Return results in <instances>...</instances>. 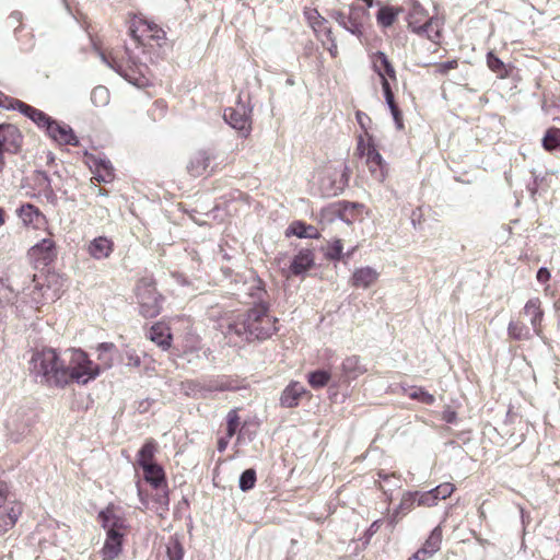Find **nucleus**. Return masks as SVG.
Returning <instances> with one entry per match:
<instances>
[{"label": "nucleus", "instance_id": "1", "mask_svg": "<svg viewBox=\"0 0 560 560\" xmlns=\"http://www.w3.org/2000/svg\"><path fill=\"white\" fill-rule=\"evenodd\" d=\"M278 318L269 313V303H254L240 315H229L218 322V328L225 337L241 341H265L277 331Z\"/></svg>", "mask_w": 560, "mask_h": 560}, {"label": "nucleus", "instance_id": "2", "mask_svg": "<svg viewBox=\"0 0 560 560\" xmlns=\"http://www.w3.org/2000/svg\"><path fill=\"white\" fill-rule=\"evenodd\" d=\"M65 288L66 279L56 272L34 275L30 284L21 292L14 293L10 288H2L3 294L0 296V303L15 305L20 312H24L26 307L38 310L40 306L60 299Z\"/></svg>", "mask_w": 560, "mask_h": 560}, {"label": "nucleus", "instance_id": "3", "mask_svg": "<svg viewBox=\"0 0 560 560\" xmlns=\"http://www.w3.org/2000/svg\"><path fill=\"white\" fill-rule=\"evenodd\" d=\"M132 43L125 46V59L118 60L112 55L97 50L102 61L125 78L131 84L143 88L151 84V71L149 63L154 60L151 52L147 51L145 44L137 36L135 30H130Z\"/></svg>", "mask_w": 560, "mask_h": 560}, {"label": "nucleus", "instance_id": "4", "mask_svg": "<svg viewBox=\"0 0 560 560\" xmlns=\"http://www.w3.org/2000/svg\"><path fill=\"white\" fill-rule=\"evenodd\" d=\"M30 371L36 382L40 384L57 387L67 385L65 362L52 348L35 351L30 361Z\"/></svg>", "mask_w": 560, "mask_h": 560}, {"label": "nucleus", "instance_id": "5", "mask_svg": "<svg viewBox=\"0 0 560 560\" xmlns=\"http://www.w3.org/2000/svg\"><path fill=\"white\" fill-rule=\"evenodd\" d=\"M406 21L412 33L428 38L433 44H440L443 23L438 18L429 16L427 10L419 2H412Z\"/></svg>", "mask_w": 560, "mask_h": 560}, {"label": "nucleus", "instance_id": "6", "mask_svg": "<svg viewBox=\"0 0 560 560\" xmlns=\"http://www.w3.org/2000/svg\"><path fill=\"white\" fill-rule=\"evenodd\" d=\"M232 284L234 285L233 294L238 299H247L246 303L252 304V306H254V303H268L266 301L268 293L265 283L253 269L237 273Z\"/></svg>", "mask_w": 560, "mask_h": 560}, {"label": "nucleus", "instance_id": "7", "mask_svg": "<svg viewBox=\"0 0 560 560\" xmlns=\"http://www.w3.org/2000/svg\"><path fill=\"white\" fill-rule=\"evenodd\" d=\"M350 174V167L346 163L323 168L318 178V189L322 196L335 197L341 194L349 184Z\"/></svg>", "mask_w": 560, "mask_h": 560}, {"label": "nucleus", "instance_id": "8", "mask_svg": "<svg viewBox=\"0 0 560 560\" xmlns=\"http://www.w3.org/2000/svg\"><path fill=\"white\" fill-rule=\"evenodd\" d=\"M101 372V365L91 361L88 354L81 349L73 350L70 365L66 366L67 384L73 381L85 385L96 378Z\"/></svg>", "mask_w": 560, "mask_h": 560}, {"label": "nucleus", "instance_id": "9", "mask_svg": "<svg viewBox=\"0 0 560 560\" xmlns=\"http://www.w3.org/2000/svg\"><path fill=\"white\" fill-rule=\"evenodd\" d=\"M137 299L140 314L145 318H153L162 311L163 296L158 293L152 277H143L137 284Z\"/></svg>", "mask_w": 560, "mask_h": 560}, {"label": "nucleus", "instance_id": "10", "mask_svg": "<svg viewBox=\"0 0 560 560\" xmlns=\"http://www.w3.org/2000/svg\"><path fill=\"white\" fill-rule=\"evenodd\" d=\"M328 15L330 19L336 21L339 26L357 38L361 39L363 37L364 22L369 18L368 9L358 4H350L348 12L330 10Z\"/></svg>", "mask_w": 560, "mask_h": 560}, {"label": "nucleus", "instance_id": "11", "mask_svg": "<svg viewBox=\"0 0 560 560\" xmlns=\"http://www.w3.org/2000/svg\"><path fill=\"white\" fill-rule=\"evenodd\" d=\"M144 480L152 486L156 493L153 501L156 504L155 510L159 514L168 511L170 497L164 469L159 464L147 465L142 467Z\"/></svg>", "mask_w": 560, "mask_h": 560}, {"label": "nucleus", "instance_id": "12", "mask_svg": "<svg viewBox=\"0 0 560 560\" xmlns=\"http://www.w3.org/2000/svg\"><path fill=\"white\" fill-rule=\"evenodd\" d=\"M252 113L250 102H244L238 96L234 106L224 109L223 119L233 129L240 131L243 137H247L252 131Z\"/></svg>", "mask_w": 560, "mask_h": 560}, {"label": "nucleus", "instance_id": "13", "mask_svg": "<svg viewBox=\"0 0 560 560\" xmlns=\"http://www.w3.org/2000/svg\"><path fill=\"white\" fill-rule=\"evenodd\" d=\"M32 424V412L23 408L18 409L14 413L9 416L5 422L9 439L14 443H19L28 434Z\"/></svg>", "mask_w": 560, "mask_h": 560}, {"label": "nucleus", "instance_id": "14", "mask_svg": "<svg viewBox=\"0 0 560 560\" xmlns=\"http://www.w3.org/2000/svg\"><path fill=\"white\" fill-rule=\"evenodd\" d=\"M206 399L213 393L236 392L245 388L244 380L233 375H215L205 378Z\"/></svg>", "mask_w": 560, "mask_h": 560}, {"label": "nucleus", "instance_id": "15", "mask_svg": "<svg viewBox=\"0 0 560 560\" xmlns=\"http://www.w3.org/2000/svg\"><path fill=\"white\" fill-rule=\"evenodd\" d=\"M217 155L213 149H199L189 159L187 172L192 177H200L208 173L211 162Z\"/></svg>", "mask_w": 560, "mask_h": 560}, {"label": "nucleus", "instance_id": "16", "mask_svg": "<svg viewBox=\"0 0 560 560\" xmlns=\"http://www.w3.org/2000/svg\"><path fill=\"white\" fill-rule=\"evenodd\" d=\"M45 135L59 145H79V138L73 129L63 122L52 119Z\"/></svg>", "mask_w": 560, "mask_h": 560}, {"label": "nucleus", "instance_id": "17", "mask_svg": "<svg viewBox=\"0 0 560 560\" xmlns=\"http://www.w3.org/2000/svg\"><path fill=\"white\" fill-rule=\"evenodd\" d=\"M23 143V136L19 128L12 124L0 125V148L11 154L20 152Z\"/></svg>", "mask_w": 560, "mask_h": 560}, {"label": "nucleus", "instance_id": "18", "mask_svg": "<svg viewBox=\"0 0 560 560\" xmlns=\"http://www.w3.org/2000/svg\"><path fill=\"white\" fill-rule=\"evenodd\" d=\"M88 165L95 175L97 182L110 183L115 178L114 167L105 156H96L85 152Z\"/></svg>", "mask_w": 560, "mask_h": 560}, {"label": "nucleus", "instance_id": "19", "mask_svg": "<svg viewBox=\"0 0 560 560\" xmlns=\"http://www.w3.org/2000/svg\"><path fill=\"white\" fill-rule=\"evenodd\" d=\"M315 264V254L311 248H302L299 253L293 257L289 269L285 271L283 269V273L285 277L290 276H303L305 275Z\"/></svg>", "mask_w": 560, "mask_h": 560}, {"label": "nucleus", "instance_id": "20", "mask_svg": "<svg viewBox=\"0 0 560 560\" xmlns=\"http://www.w3.org/2000/svg\"><path fill=\"white\" fill-rule=\"evenodd\" d=\"M97 518L106 534H125L126 521L120 514L115 512L113 506H107L100 511Z\"/></svg>", "mask_w": 560, "mask_h": 560}, {"label": "nucleus", "instance_id": "21", "mask_svg": "<svg viewBox=\"0 0 560 560\" xmlns=\"http://www.w3.org/2000/svg\"><path fill=\"white\" fill-rule=\"evenodd\" d=\"M365 163L374 179L383 182L386 177V164L374 143H368Z\"/></svg>", "mask_w": 560, "mask_h": 560}, {"label": "nucleus", "instance_id": "22", "mask_svg": "<svg viewBox=\"0 0 560 560\" xmlns=\"http://www.w3.org/2000/svg\"><path fill=\"white\" fill-rule=\"evenodd\" d=\"M125 534H106L100 555L102 560H114L122 552Z\"/></svg>", "mask_w": 560, "mask_h": 560}, {"label": "nucleus", "instance_id": "23", "mask_svg": "<svg viewBox=\"0 0 560 560\" xmlns=\"http://www.w3.org/2000/svg\"><path fill=\"white\" fill-rule=\"evenodd\" d=\"M86 250L96 260L106 259L114 252V242L106 236H97L88 244Z\"/></svg>", "mask_w": 560, "mask_h": 560}, {"label": "nucleus", "instance_id": "24", "mask_svg": "<svg viewBox=\"0 0 560 560\" xmlns=\"http://www.w3.org/2000/svg\"><path fill=\"white\" fill-rule=\"evenodd\" d=\"M378 277L380 273L375 268L361 267L353 271L350 283L357 289H368L377 281Z\"/></svg>", "mask_w": 560, "mask_h": 560}, {"label": "nucleus", "instance_id": "25", "mask_svg": "<svg viewBox=\"0 0 560 560\" xmlns=\"http://www.w3.org/2000/svg\"><path fill=\"white\" fill-rule=\"evenodd\" d=\"M306 389L299 382H291L281 393L280 406L283 408H294L299 406L301 397Z\"/></svg>", "mask_w": 560, "mask_h": 560}, {"label": "nucleus", "instance_id": "26", "mask_svg": "<svg viewBox=\"0 0 560 560\" xmlns=\"http://www.w3.org/2000/svg\"><path fill=\"white\" fill-rule=\"evenodd\" d=\"M16 213L26 226L39 228L45 222V215L32 203L22 205Z\"/></svg>", "mask_w": 560, "mask_h": 560}, {"label": "nucleus", "instance_id": "27", "mask_svg": "<svg viewBox=\"0 0 560 560\" xmlns=\"http://www.w3.org/2000/svg\"><path fill=\"white\" fill-rule=\"evenodd\" d=\"M147 336L162 350H168L171 348L172 334L170 327L164 323L159 322L152 325Z\"/></svg>", "mask_w": 560, "mask_h": 560}, {"label": "nucleus", "instance_id": "28", "mask_svg": "<svg viewBox=\"0 0 560 560\" xmlns=\"http://www.w3.org/2000/svg\"><path fill=\"white\" fill-rule=\"evenodd\" d=\"M365 372L366 369L358 355L347 357L341 363V378L345 382L353 381Z\"/></svg>", "mask_w": 560, "mask_h": 560}, {"label": "nucleus", "instance_id": "29", "mask_svg": "<svg viewBox=\"0 0 560 560\" xmlns=\"http://www.w3.org/2000/svg\"><path fill=\"white\" fill-rule=\"evenodd\" d=\"M540 304V300L538 298H534L528 300L524 306V313L529 317L533 330L537 336L540 335V325L544 317Z\"/></svg>", "mask_w": 560, "mask_h": 560}, {"label": "nucleus", "instance_id": "30", "mask_svg": "<svg viewBox=\"0 0 560 560\" xmlns=\"http://www.w3.org/2000/svg\"><path fill=\"white\" fill-rule=\"evenodd\" d=\"M22 513V506L19 503H10L4 514H0V536L4 535L18 522Z\"/></svg>", "mask_w": 560, "mask_h": 560}, {"label": "nucleus", "instance_id": "31", "mask_svg": "<svg viewBox=\"0 0 560 560\" xmlns=\"http://www.w3.org/2000/svg\"><path fill=\"white\" fill-rule=\"evenodd\" d=\"M401 12H404L402 8L383 5L376 13V22L383 28L390 27Z\"/></svg>", "mask_w": 560, "mask_h": 560}, {"label": "nucleus", "instance_id": "32", "mask_svg": "<svg viewBox=\"0 0 560 560\" xmlns=\"http://www.w3.org/2000/svg\"><path fill=\"white\" fill-rule=\"evenodd\" d=\"M338 203L340 206L339 207V210H340L339 220H341L342 222H345L347 224H351L359 215L360 210L363 208V205L358 203V202H350V201L342 200V201H338Z\"/></svg>", "mask_w": 560, "mask_h": 560}, {"label": "nucleus", "instance_id": "33", "mask_svg": "<svg viewBox=\"0 0 560 560\" xmlns=\"http://www.w3.org/2000/svg\"><path fill=\"white\" fill-rule=\"evenodd\" d=\"M287 235H295L300 238H312L317 236V230L302 221L292 222L287 229Z\"/></svg>", "mask_w": 560, "mask_h": 560}, {"label": "nucleus", "instance_id": "34", "mask_svg": "<svg viewBox=\"0 0 560 560\" xmlns=\"http://www.w3.org/2000/svg\"><path fill=\"white\" fill-rule=\"evenodd\" d=\"M156 452V443L153 440L147 441L137 454V463L142 468L154 463V454Z\"/></svg>", "mask_w": 560, "mask_h": 560}, {"label": "nucleus", "instance_id": "35", "mask_svg": "<svg viewBox=\"0 0 560 560\" xmlns=\"http://www.w3.org/2000/svg\"><path fill=\"white\" fill-rule=\"evenodd\" d=\"M330 378L331 373L324 369L315 370L307 375V382L313 389L324 388L329 384Z\"/></svg>", "mask_w": 560, "mask_h": 560}, {"label": "nucleus", "instance_id": "36", "mask_svg": "<svg viewBox=\"0 0 560 560\" xmlns=\"http://www.w3.org/2000/svg\"><path fill=\"white\" fill-rule=\"evenodd\" d=\"M115 350V345L112 342H102L97 345L96 351L98 353L97 359L101 361V368L109 369L113 365L112 352Z\"/></svg>", "mask_w": 560, "mask_h": 560}, {"label": "nucleus", "instance_id": "37", "mask_svg": "<svg viewBox=\"0 0 560 560\" xmlns=\"http://www.w3.org/2000/svg\"><path fill=\"white\" fill-rule=\"evenodd\" d=\"M508 335L514 340H528L532 336L529 328L517 320H511L509 323Z\"/></svg>", "mask_w": 560, "mask_h": 560}, {"label": "nucleus", "instance_id": "38", "mask_svg": "<svg viewBox=\"0 0 560 560\" xmlns=\"http://www.w3.org/2000/svg\"><path fill=\"white\" fill-rule=\"evenodd\" d=\"M27 118L30 120H32L36 125V127L38 129L43 130L44 132L47 131V129L49 128V126L54 119L52 117L47 115L45 112H43L38 108H35V107L32 109V112Z\"/></svg>", "mask_w": 560, "mask_h": 560}, {"label": "nucleus", "instance_id": "39", "mask_svg": "<svg viewBox=\"0 0 560 560\" xmlns=\"http://www.w3.org/2000/svg\"><path fill=\"white\" fill-rule=\"evenodd\" d=\"M311 27L317 39L322 42L323 46H326V39H329L334 36L331 27L328 25V21L325 18L314 22V25Z\"/></svg>", "mask_w": 560, "mask_h": 560}, {"label": "nucleus", "instance_id": "40", "mask_svg": "<svg viewBox=\"0 0 560 560\" xmlns=\"http://www.w3.org/2000/svg\"><path fill=\"white\" fill-rule=\"evenodd\" d=\"M166 557L167 560H183L184 558L183 545L175 536H172L166 544Z\"/></svg>", "mask_w": 560, "mask_h": 560}, {"label": "nucleus", "instance_id": "41", "mask_svg": "<svg viewBox=\"0 0 560 560\" xmlns=\"http://www.w3.org/2000/svg\"><path fill=\"white\" fill-rule=\"evenodd\" d=\"M186 395L195 398L206 399L205 380L187 381L183 384Z\"/></svg>", "mask_w": 560, "mask_h": 560}, {"label": "nucleus", "instance_id": "42", "mask_svg": "<svg viewBox=\"0 0 560 560\" xmlns=\"http://www.w3.org/2000/svg\"><path fill=\"white\" fill-rule=\"evenodd\" d=\"M442 544V528L441 526H436L432 529L429 537L423 544V547L428 549L431 553H435L440 550Z\"/></svg>", "mask_w": 560, "mask_h": 560}, {"label": "nucleus", "instance_id": "43", "mask_svg": "<svg viewBox=\"0 0 560 560\" xmlns=\"http://www.w3.org/2000/svg\"><path fill=\"white\" fill-rule=\"evenodd\" d=\"M405 392L412 400H418L425 405H433L435 402L434 396L422 387H411L410 392H407L406 389Z\"/></svg>", "mask_w": 560, "mask_h": 560}, {"label": "nucleus", "instance_id": "44", "mask_svg": "<svg viewBox=\"0 0 560 560\" xmlns=\"http://www.w3.org/2000/svg\"><path fill=\"white\" fill-rule=\"evenodd\" d=\"M542 147L547 151H553L560 147V129L550 128L542 138Z\"/></svg>", "mask_w": 560, "mask_h": 560}, {"label": "nucleus", "instance_id": "45", "mask_svg": "<svg viewBox=\"0 0 560 560\" xmlns=\"http://www.w3.org/2000/svg\"><path fill=\"white\" fill-rule=\"evenodd\" d=\"M109 91L103 85L94 88L91 92V101L97 107L106 106L109 103Z\"/></svg>", "mask_w": 560, "mask_h": 560}, {"label": "nucleus", "instance_id": "46", "mask_svg": "<svg viewBox=\"0 0 560 560\" xmlns=\"http://www.w3.org/2000/svg\"><path fill=\"white\" fill-rule=\"evenodd\" d=\"M32 250L34 254L42 253L44 260H50L55 255V243L50 238H44L40 243L36 244Z\"/></svg>", "mask_w": 560, "mask_h": 560}, {"label": "nucleus", "instance_id": "47", "mask_svg": "<svg viewBox=\"0 0 560 560\" xmlns=\"http://www.w3.org/2000/svg\"><path fill=\"white\" fill-rule=\"evenodd\" d=\"M256 480V470L253 468L245 469L240 476L238 487L246 492L255 487Z\"/></svg>", "mask_w": 560, "mask_h": 560}, {"label": "nucleus", "instance_id": "48", "mask_svg": "<svg viewBox=\"0 0 560 560\" xmlns=\"http://www.w3.org/2000/svg\"><path fill=\"white\" fill-rule=\"evenodd\" d=\"M339 203L338 201L329 203L328 206L324 207L318 217L320 222H332L337 219H339L340 210H339Z\"/></svg>", "mask_w": 560, "mask_h": 560}, {"label": "nucleus", "instance_id": "49", "mask_svg": "<svg viewBox=\"0 0 560 560\" xmlns=\"http://www.w3.org/2000/svg\"><path fill=\"white\" fill-rule=\"evenodd\" d=\"M413 494L417 506L432 508L438 504L436 497H434L432 489L428 491H413Z\"/></svg>", "mask_w": 560, "mask_h": 560}, {"label": "nucleus", "instance_id": "50", "mask_svg": "<svg viewBox=\"0 0 560 560\" xmlns=\"http://www.w3.org/2000/svg\"><path fill=\"white\" fill-rule=\"evenodd\" d=\"M417 506L413 491H406L402 493L400 502L397 509L401 512V515H407Z\"/></svg>", "mask_w": 560, "mask_h": 560}, {"label": "nucleus", "instance_id": "51", "mask_svg": "<svg viewBox=\"0 0 560 560\" xmlns=\"http://www.w3.org/2000/svg\"><path fill=\"white\" fill-rule=\"evenodd\" d=\"M389 60L386 56L385 52L383 51H376L373 56H372V63H373V69L374 71L378 74V77L381 78V81L383 79H387L385 75H384V72H383V68L386 67V63H388Z\"/></svg>", "mask_w": 560, "mask_h": 560}, {"label": "nucleus", "instance_id": "52", "mask_svg": "<svg viewBox=\"0 0 560 560\" xmlns=\"http://www.w3.org/2000/svg\"><path fill=\"white\" fill-rule=\"evenodd\" d=\"M487 65L489 69L495 72L500 78H503L506 74L503 61L500 58H498L493 52L487 54Z\"/></svg>", "mask_w": 560, "mask_h": 560}, {"label": "nucleus", "instance_id": "53", "mask_svg": "<svg viewBox=\"0 0 560 560\" xmlns=\"http://www.w3.org/2000/svg\"><path fill=\"white\" fill-rule=\"evenodd\" d=\"M436 502L450 498L455 491V486L451 482H443L432 489Z\"/></svg>", "mask_w": 560, "mask_h": 560}, {"label": "nucleus", "instance_id": "54", "mask_svg": "<svg viewBox=\"0 0 560 560\" xmlns=\"http://www.w3.org/2000/svg\"><path fill=\"white\" fill-rule=\"evenodd\" d=\"M7 108L9 109H12V110H18L19 113H21L22 115H24L25 117H28V115L31 114L32 109L34 108L33 106L18 100V98H9L8 100V104L4 105Z\"/></svg>", "mask_w": 560, "mask_h": 560}, {"label": "nucleus", "instance_id": "55", "mask_svg": "<svg viewBox=\"0 0 560 560\" xmlns=\"http://www.w3.org/2000/svg\"><path fill=\"white\" fill-rule=\"evenodd\" d=\"M226 423H228V428H226V438L228 439H231L236 430H237V427H238V423H240V417L237 415V410L236 409H232L228 412L226 415Z\"/></svg>", "mask_w": 560, "mask_h": 560}, {"label": "nucleus", "instance_id": "56", "mask_svg": "<svg viewBox=\"0 0 560 560\" xmlns=\"http://www.w3.org/2000/svg\"><path fill=\"white\" fill-rule=\"evenodd\" d=\"M342 243L340 240H335L327 247L326 257L330 260H340L343 257Z\"/></svg>", "mask_w": 560, "mask_h": 560}, {"label": "nucleus", "instance_id": "57", "mask_svg": "<svg viewBox=\"0 0 560 560\" xmlns=\"http://www.w3.org/2000/svg\"><path fill=\"white\" fill-rule=\"evenodd\" d=\"M382 89H383L385 102H386L389 110H394V109L398 108V106L395 102L394 93L392 91L389 81L387 79L382 80Z\"/></svg>", "mask_w": 560, "mask_h": 560}, {"label": "nucleus", "instance_id": "58", "mask_svg": "<svg viewBox=\"0 0 560 560\" xmlns=\"http://www.w3.org/2000/svg\"><path fill=\"white\" fill-rule=\"evenodd\" d=\"M355 119H357V122L359 124V126L364 131H366L369 126H370V124H371V118L364 112L357 110L355 112Z\"/></svg>", "mask_w": 560, "mask_h": 560}, {"label": "nucleus", "instance_id": "59", "mask_svg": "<svg viewBox=\"0 0 560 560\" xmlns=\"http://www.w3.org/2000/svg\"><path fill=\"white\" fill-rule=\"evenodd\" d=\"M405 515H401V512L396 508L392 514H389V516L387 517V526L390 528V529H394L395 526L398 524V522L400 521L401 517H404Z\"/></svg>", "mask_w": 560, "mask_h": 560}, {"label": "nucleus", "instance_id": "60", "mask_svg": "<svg viewBox=\"0 0 560 560\" xmlns=\"http://www.w3.org/2000/svg\"><path fill=\"white\" fill-rule=\"evenodd\" d=\"M127 362L126 365L132 368H139L141 365V358L135 351H128L126 353Z\"/></svg>", "mask_w": 560, "mask_h": 560}, {"label": "nucleus", "instance_id": "61", "mask_svg": "<svg viewBox=\"0 0 560 560\" xmlns=\"http://www.w3.org/2000/svg\"><path fill=\"white\" fill-rule=\"evenodd\" d=\"M432 556H433V553H431L428 549H425L422 546L408 560H427V559L431 558Z\"/></svg>", "mask_w": 560, "mask_h": 560}, {"label": "nucleus", "instance_id": "62", "mask_svg": "<svg viewBox=\"0 0 560 560\" xmlns=\"http://www.w3.org/2000/svg\"><path fill=\"white\" fill-rule=\"evenodd\" d=\"M442 419L446 422V423H455L457 421V413L455 410L451 409L450 407H447L446 409L443 410L442 412Z\"/></svg>", "mask_w": 560, "mask_h": 560}, {"label": "nucleus", "instance_id": "63", "mask_svg": "<svg viewBox=\"0 0 560 560\" xmlns=\"http://www.w3.org/2000/svg\"><path fill=\"white\" fill-rule=\"evenodd\" d=\"M305 18H306L310 26H313L314 22H317L318 20L324 19V16H322L316 9L305 11Z\"/></svg>", "mask_w": 560, "mask_h": 560}, {"label": "nucleus", "instance_id": "64", "mask_svg": "<svg viewBox=\"0 0 560 560\" xmlns=\"http://www.w3.org/2000/svg\"><path fill=\"white\" fill-rule=\"evenodd\" d=\"M153 404H154V399H151V398L141 399L140 401H138L137 410L140 413H145L150 410V408L152 407Z\"/></svg>", "mask_w": 560, "mask_h": 560}]
</instances>
